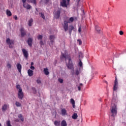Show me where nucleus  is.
I'll list each match as a JSON object with an SVG mask.
<instances>
[{
	"label": "nucleus",
	"instance_id": "nucleus-37",
	"mask_svg": "<svg viewBox=\"0 0 126 126\" xmlns=\"http://www.w3.org/2000/svg\"><path fill=\"white\" fill-rule=\"evenodd\" d=\"M58 81L60 82V83H63V80L62 78H59L58 79Z\"/></svg>",
	"mask_w": 126,
	"mask_h": 126
},
{
	"label": "nucleus",
	"instance_id": "nucleus-18",
	"mask_svg": "<svg viewBox=\"0 0 126 126\" xmlns=\"http://www.w3.org/2000/svg\"><path fill=\"white\" fill-rule=\"evenodd\" d=\"M32 39L31 38H29L28 40V44L29 46H30V47H31L32 46Z\"/></svg>",
	"mask_w": 126,
	"mask_h": 126
},
{
	"label": "nucleus",
	"instance_id": "nucleus-2",
	"mask_svg": "<svg viewBox=\"0 0 126 126\" xmlns=\"http://www.w3.org/2000/svg\"><path fill=\"white\" fill-rule=\"evenodd\" d=\"M16 88L17 89L18 91V98L20 100H22V99L24 98V94L22 91V88H21V87H20V85H17L16 86Z\"/></svg>",
	"mask_w": 126,
	"mask_h": 126
},
{
	"label": "nucleus",
	"instance_id": "nucleus-34",
	"mask_svg": "<svg viewBox=\"0 0 126 126\" xmlns=\"http://www.w3.org/2000/svg\"><path fill=\"white\" fill-rule=\"evenodd\" d=\"M77 43L79 44V45L80 46L81 45H82V41L81 39H78L77 40Z\"/></svg>",
	"mask_w": 126,
	"mask_h": 126
},
{
	"label": "nucleus",
	"instance_id": "nucleus-7",
	"mask_svg": "<svg viewBox=\"0 0 126 126\" xmlns=\"http://www.w3.org/2000/svg\"><path fill=\"white\" fill-rule=\"evenodd\" d=\"M56 38V36H55V35H50V42H49V46H50V47H52V46H53L55 41H54V40H55V39Z\"/></svg>",
	"mask_w": 126,
	"mask_h": 126
},
{
	"label": "nucleus",
	"instance_id": "nucleus-3",
	"mask_svg": "<svg viewBox=\"0 0 126 126\" xmlns=\"http://www.w3.org/2000/svg\"><path fill=\"white\" fill-rule=\"evenodd\" d=\"M73 20L74 19L73 17H71L69 18V20L68 22H66L65 21H64V24L63 25V27L64 29V31L66 32L67 30H68V23H70L71 22H73Z\"/></svg>",
	"mask_w": 126,
	"mask_h": 126
},
{
	"label": "nucleus",
	"instance_id": "nucleus-48",
	"mask_svg": "<svg viewBox=\"0 0 126 126\" xmlns=\"http://www.w3.org/2000/svg\"><path fill=\"white\" fill-rule=\"evenodd\" d=\"M67 0V2L69 3V1L70 0Z\"/></svg>",
	"mask_w": 126,
	"mask_h": 126
},
{
	"label": "nucleus",
	"instance_id": "nucleus-31",
	"mask_svg": "<svg viewBox=\"0 0 126 126\" xmlns=\"http://www.w3.org/2000/svg\"><path fill=\"white\" fill-rule=\"evenodd\" d=\"M39 44L41 46H44L46 44V41H43L42 40H40Z\"/></svg>",
	"mask_w": 126,
	"mask_h": 126
},
{
	"label": "nucleus",
	"instance_id": "nucleus-5",
	"mask_svg": "<svg viewBox=\"0 0 126 126\" xmlns=\"http://www.w3.org/2000/svg\"><path fill=\"white\" fill-rule=\"evenodd\" d=\"M9 109V104H8V103H4L2 105L1 110L2 112H6V111H7V110H8Z\"/></svg>",
	"mask_w": 126,
	"mask_h": 126
},
{
	"label": "nucleus",
	"instance_id": "nucleus-44",
	"mask_svg": "<svg viewBox=\"0 0 126 126\" xmlns=\"http://www.w3.org/2000/svg\"><path fill=\"white\" fill-rule=\"evenodd\" d=\"M23 3H26V0H22Z\"/></svg>",
	"mask_w": 126,
	"mask_h": 126
},
{
	"label": "nucleus",
	"instance_id": "nucleus-23",
	"mask_svg": "<svg viewBox=\"0 0 126 126\" xmlns=\"http://www.w3.org/2000/svg\"><path fill=\"white\" fill-rule=\"evenodd\" d=\"M15 105L16 106V107H21L22 105H21V103L18 101H16L15 103Z\"/></svg>",
	"mask_w": 126,
	"mask_h": 126
},
{
	"label": "nucleus",
	"instance_id": "nucleus-13",
	"mask_svg": "<svg viewBox=\"0 0 126 126\" xmlns=\"http://www.w3.org/2000/svg\"><path fill=\"white\" fill-rule=\"evenodd\" d=\"M16 67L19 72H20V73H21V68H22V66H21V64L18 63L17 64Z\"/></svg>",
	"mask_w": 126,
	"mask_h": 126
},
{
	"label": "nucleus",
	"instance_id": "nucleus-15",
	"mask_svg": "<svg viewBox=\"0 0 126 126\" xmlns=\"http://www.w3.org/2000/svg\"><path fill=\"white\" fill-rule=\"evenodd\" d=\"M43 71L45 75H49L50 74V72H49V69L48 68H44Z\"/></svg>",
	"mask_w": 126,
	"mask_h": 126
},
{
	"label": "nucleus",
	"instance_id": "nucleus-28",
	"mask_svg": "<svg viewBox=\"0 0 126 126\" xmlns=\"http://www.w3.org/2000/svg\"><path fill=\"white\" fill-rule=\"evenodd\" d=\"M95 30L97 31V33H100V29H99V27H98V26H95Z\"/></svg>",
	"mask_w": 126,
	"mask_h": 126
},
{
	"label": "nucleus",
	"instance_id": "nucleus-45",
	"mask_svg": "<svg viewBox=\"0 0 126 126\" xmlns=\"http://www.w3.org/2000/svg\"><path fill=\"white\" fill-rule=\"evenodd\" d=\"M33 64H34V63L33 62L31 63V65H33Z\"/></svg>",
	"mask_w": 126,
	"mask_h": 126
},
{
	"label": "nucleus",
	"instance_id": "nucleus-38",
	"mask_svg": "<svg viewBox=\"0 0 126 126\" xmlns=\"http://www.w3.org/2000/svg\"><path fill=\"white\" fill-rule=\"evenodd\" d=\"M40 15L42 18H43V19H45V15H44V14H43L42 13H41Z\"/></svg>",
	"mask_w": 126,
	"mask_h": 126
},
{
	"label": "nucleus",
	"instance_id": "nucleus-16",
	"mask_svg": "<svg viewBox=\"0 0 126 126\" xmlns=\"http://www.w3.org/2000/svg\"><path fill=\"white\" fill-rule=\"evenodd\" d=\"M33 70L29 69L28 70V74L29 75V76H33Z\"/></svg>",
	"mask_w": 126,
	"mask_h": 126
},
{
	"label": "nucleus",
	"instance_id": "nucleus-47",
	"mask_svg": "<svg viewBox=\"0 0 126 126\" xmlns=\"http://www.w3.org/2000/svg\"><path fill=\"white\" fill-rule=\"evenodd\" d=\"M50 1V0H46V2H49Z\"/></svg>",
	"mask_w": 126,
	"mask_h": 126
},
{
	"label": "nucleus",
	"instance_id": "nucleus-10",
	"mask_svg": "<svg viewBox=\"0 0 126 126\" xmlns=\"http://www.w3.org/2000/svg\"><path fill=\"white\" fill-rule=\"evenodd\" d=\"M119 85V83L118 82V79L116 78L115 82H114V86L113 87V91H116L117 89H118V86Z\"/></svg>",
	"mask_w": 126,
	"mask_h": 126
},
{
	"label": "nucleus",
	"instance_id": "nucleus-24",
	"mask_svg": "<svg viewBox=\"0 0 126 126\" xmlns=\"http://www.w3.org/2000/svg\"><path fill=\"white\" fill-rule=\"evenodd\" d=\"M54 125L56 126H60L61 125V121H55Z\"/></svg>",
	"mask_w": 126,
	"mask_h": 126
},
{
	"label": "nucleus",
	"instance_id": "nucleus-21",
	"mask_svg": "<svg viewBox=\"0 0 126 126\" xmlns=\"http://www.w3.org/2000/svg\"><path fill=\"white\" fill-rule=\"evenodd\" d=\"M32 23H33V19H30L28 21V26L30 27L32 26Z\"/></svg>",
	"mask_w": 126,
	"mask_h": 126
},
{
	"label": "nucleus",
	"instance_id": "nucleus-22",
	"mask_svg": "<svg viewBox=\"0 0 126 126\" xmlns=\"http://www.w3.org/2000/svg\"><path fill=\"white\" fill-rule=\"evenodd\" d=\"M61 126H67L66 121L64 120L62 121L61 122Z\"/></svg>",
	"mask_w": 126,
	"mask_h": 126
},
{
	"label": "nucleus",
	"instance_id": "nucleus-42",
	"mask_svg": "<svg viewBox=\"0 0 126 126\" xmlns=\"http://www.w3.org/2000/svg\"><path fill=\"white\" fill-rule=\"evenodd\" d=\"M120 35H124V32L122 31L119 32Z\"/></svg>",
	"mask_w": 126,
	"mask_h": 126
},
{
	"label": "nucleus",
	"instance_id": "nucleus-6",
	"mask_svg": "<svg viewBox=\"0 0 126 126\" xmlns=\"http://www.w3.org/2000/svg\"><path fill=\"white\" fill-rule=\"evenodd\" d=\"M6 42L9 45V48H13L12 46L14 44V41L13 40H10V39L7 38L6 40Z\"/></svg>",
	"mask_w": 126,
	"mask_h": 126
},
{
	"label": "nucleus",
	"instance_id": "nucleus-39",
	"mask_svg": "<svg viewBox=\"0 0 126 126\" xmlns=\"http://www.w3.org/2000/svg\"><path fill=\"white\" fill-rule=\"evenodd\" d=\"M30 68H31V69H32V70H34V69H35V67H34V66H33V65H32L30 67Z\"/></svg>",
	"mask_w": 126,
	"mask_h": 126
},
{
	"label": "nucleus",
	"instance_id": "nucleus-29",
	"mask_svg": "<svg viewBox=\"0 0 126 126\" xmlns=\"http://www.w3.org/2000/svg\"><path fill=\"white\" fill-rule=\"evenodd\" d=\"M28 1L33 3V4H36V0H28Z\"/></svg>",
	"mask_w": 126,
	"mask_h": 126
},
{
	"label": "nucleus",
	"instance_id": "nucleus-33",
	"mask_svg": "<svg viewBox=\"0 0 126 126\" xmlns=\"http://www.w3.org/2000/svg\"><path fill=\"white\" fill-rule=\"evenodd\" d=\"M6 126H11L10 121H7L6 122Z\"/></svg>",
	"mask_w": 126,
	"mask_h": 126
},
{
	"label": "nucleus",
	"instance_id": "nucleus-36",
	"mask_svg": "<svg viewBox=\"0 0 126 126\" xmlns=\"http://www.w3.org/2000/svg\"><path fill=\"white\" fill-rule=\"evenodd\" d=\"M79 65L80 66L79 68H81L82 69V62H81V61H80L79 63Z\"/></svg>",
	"mask_w": 126,
	"mask_h": 126
},
{
	"label": "nucleus",
	"instance_id": "nucleus-30",
	"mask_svg": "<svg viewBox=\"0 0 126 126\" xmlns=\"http://www.w3.org/2000/svg\"><path fill=\"white\" fill-rule=\"evenodd\" d=\"M73 29H74V27H73V26L71 25L69 27V31L70 33H71V31H72Z\"/></svg>",
	"mask_w": 126,
	"mask_h": 126
},
{
	"label": "nucleus",
	"instance_id": "nucleus-1",
	"mask_svg": "<svg viewBox=\"0 0 126 126\" xmlns=\"http://www.w3.org/2000/svg\"><path fill=\"white\" fill-rule=\"evenodd\" d=\"M65 59L66 63V65L68 69L70 70V72L72 74H76V75H79L81 73L82 69L81 68H77L75 71H74V67L73 66V63L71 61V58L69 55L66 54H62L61 59Z\"/></svg>",
	"mask_w": 126,
	"mask_h": 126
},
{
	"label": "nucleus",
	"instance_id": "nucleus-9",
	"mask_svg": "<svg viewBox=\"0 0 126 126\" xmlns=\"http://www.w3.org/2000/svg\"><path fill=\"white\" fill-rule=\"evenodd\" d=\"M22 51L23 52V54L25 58H26V59H28V57L29 56V54H28V51L25 49H22Z\"/></svg>",
	"mask_w": 126,
	"mask_h": 126
},
{
	"label": "nucleus",
	"instance_id": "nucleus-52",
	"mask_svg": "<svg viewBox=\"0 0 126 126\" xmlns=\"http://www.w3.org/2000/svg\"><path fill=\"white\" fill-rule=\"evenodd\" d=\"M106 83H107V82H106Z\"/></svg>",
	"mask_w": 126,
	"mask_h": 126
},
{
	"label": "nucleus",
	"instance_id": "nucleus-49",
	"mask_svg": "<svg viewBox=\"0 0 126 126\" xmlns=\"http://www.w3.org/2000/svg\"><path fill=\"white\" fill-rule=\"evenodd\" d=\"M0 126H1V124L0 123Z\"/></svg>",
	"mask_w": 126,
	"mask_h": 126
},
{
	"label": "nucleus",
	"instance_id": "nucleus-19",
	"mask_svg": "<svg viewBox=\"0 0 126 126\" xmlns=\"http://www.w3.org/2000/svg\"><path fill=\"white\" fill-rule=\"evenodd\" d=\"M83 86V84L82 83H80L79 85H77V87L79 91H80L81 90V87H82Z\"/></svg>",
	"mask_w": 126,
	"mask_h": 126
},
{
	"label": "nucleus",
	"instance_id": "nucleus-12",
	"mask_svg": "<svg viewBox=\"0 0 126 126\" xmlns=\"http://www.w3.org/2000/svg\"><path fill=\"white\" fill-rule=\"evenodd\" d=\"M60 14H61V12L60 11V10H58L57 12H55L54 13V16L55 18H57V19L59 18Z\"/></svg>",
	"mask_w": 126,
	"mask_h": 126
},
{
	"label": "nucleus",
	"instance_id": "nucleus-14",
	"mask_svg": "<svg viewBox=\"0 0 126 126\" xmlns=\"http://www.w3.org/2000/svg\"><path fill=\"white\" fill-rule=\"evenodd\" d=\"M23 5L26 9H30V8H31V5H29V4L25 3H23Z\"/></svg>",
	"mask_w": 126,
	"mask_h": 126
},
{
	"label": "nucleus",
	"instance_id": "nucleus-4",
	"mask_svg": "<svg viewBox=\"0 0 126 126\" xmlns=\"http://www.w3.org/2000/svg\"><path fill=\"white\" fill-rule=\"evenodd\" d=\"M111 113L112 114V116L114 117L117 115V106L114 103H112L111 108Z\"/></svg>",
	"mask_w": 126,
	"mask_h": 126
},
{
	"label": "nucleus",
	"instance_id": "nucleus-35",
	"mask_svg": "<svg viewBox=\"0 0 126 126\" xmlns=\"http://www.w3.org/2000/svg\"><path fill=\"white\" fill-rule=\"evenodd\" d=\"M38 40H42L43 39V36L42 35H39L37 37Z\"/></svg>",
	"mask_w": 126,
	"mask_h": 126
},
{
	"label": "nucleus",
	"instance_id": "nucleus-43",
	"mask_svg": "<svg viewBox=\"0 0 126 126\" xmlns=\"http://www.w3.org/2000/svg\"><path fill=\"white\" fill-rule=\"evenodd\" d=\"M78 32H79V33H80V32H81V28H80V27L79 28Z\"/></svg>",
	"mask_w": 126,
	"mask_h": 126
},
{
	"label": "nucleus",
	"instance_id": "nucleus-17",
	"mask_svg": "<svg viewBox=\"0 0 126 126\" xmlns=\"http://www.w3.org/2000/svg\"><path fill=\"white\" fill-rule=\"evenodd\" d=\"M70 102L72 104L73 108H75V101H74L73 98L70 99Z\"/></svg>",
	"mask_w": 126,
	"mask_h": 126
},
{
	"label": "nucleus",
	"instance_id": "nucleus-26",
	"mask_svg": "<svg viewBox=\"0 0 126 126\" xmlns=\"http://www.w3.org/2000/svg\"><path fill=\"white\" fill-rule=\"evenodd\" d=\"M77 113H74L73 115L72 116V119H73V120H76V119H77Z\"/></svg>",
	"mask_w": 126,
	"mask_h": 126
},
{
	"label": "nucleus",
	"instance_id": "nucleus-32",
	"mask_svg": "<svg viewBox=\"0 0 126 126\" xmlns=\"http://www.w3.org/2000/svg\"><path fill=\"white\" fill-rule=\"evenodd\" d=\"M6 66L8 69H10L11 68V64L9 63H7Z\"/></svg>",
	"mask_w": 126,
	"mask_h": 126
},
{
	"label": "nucleus",
	"instance_id": "nucleus-51",
	"mask_svg": "<svg viewBox=\"0 0 126 126\" xmlns=\"http://www.w3.org/2000/svg\"><path fill=\"white\" fill-rule=\"evenodd\" d=\"M16 122H18V121L17 120Z\"/></svg>",
	"mask_w": 126,
	"mask_h": 126
},
{
	"label": "nucleus",
	"instance_id": "nucleus-8",
	"mask_svg": "<svg viewBox=\"0 0 126 126\" xmlns=\"http://www.w3.org/2000/svg\"><path fill=\"white\" fill-rule=\"evenodd\" d=\"M61 5L63 7H67V5H68V3L66 2L65 0H62L61 1Z\"/></svg>",
	"mask_w": 126,
	"mask_h": 126
},
{
	"label": "nucleus",
	"instance_id": "nucleus-20",
	"mask_svg": "<svg viewBox=\"0 0 126 126\" xmlns=\"http://www.w3.org/2000/svg\"><path fill=\"white\" fill-rule=\"evenodd\" d=\"M61 112L63 116H65V115H67L66 110H65V109H62Z\"/></svg>",
	"mask_w": 126,
	"mask_h": 126
},
{
	"label": "nucleus",
	"instance_id": "nucleus-50",
	"mask_svg": "<svg viewBox=\"0 0 126 126\" xmlns=\"http://www.w3.org/2000/svg\"><path fill=\"white\" fill-rule=\"evenodd\" d=\"M115 93V92H113V94Z\"/></svg>",
	"mask_w": 126,
	"mask_h": 126
},
{
	"label": "nucleus",
	"instance_id": "nucleus-40",
	"mask_svg": "<svg viewBox=\"0 0 126 126\" xmlns=\"http://www.w3.org/2000/svg\"><path fill=\"white\" fill-rule=\"evenodd\" d=\"M13 18H14V19H15V20H17V19H18V18L17 17V16H16V15L14 16Z\"/></svg>",
	"mask_w": 126,
	"mask_h": 126
},
{
	"label": "nucleus",
	"instance_id": "nucleus-41",
	"mask_svg": "<svg viewBox=\"0 0 126 126\" xmlns=\"http://www.w3.org/2000/svg\"><path fill=\"white\" fill-rule=\"evenodd\" d=\"M37 83H38V84H40L41 83V80L40 79H37L36 81Z\"/></svg>",
	"mask_w": 126,
	"mask_h": 126
},
{
	"label": "nucleus",
	"instance_id": "nucleus-11",
	"mask_svg": "<svg viewBox=\"0 0 126 126\" xmlns=\"http://www.w3.org/2000/svg\"><path fill=\"white\" fill-rule=\"evenodd\" d=\"M21 35L22 37H24L26 35V32L24 31V28H21L20 29Z\"/></svg>",
	"mask_w": 126,
	"mask_h": 126
},
{
	"label": "nucleus",
	"instance_id": "nucleus-27",
	"mask_svg": "<svg viewBox=\"0 0 126 126\" xmlns=\"http://www.w3.org/2000/svg\"><path fill=\"white\" fill-rule=\"evenodd\" d=\"M18 118L21 119V121L22 122H24V118H23V116L22 114H20L18 115Z\"/></svg>",
	"mask_w": 126,
	"mask_h": 126
},
{
	"label": "nucleus",
	"instance_id": "nucleus-25",
	"mask_svg": "<svg viewBox=\"0 0 126 126\" xmlns=\"http://www.w3.org/2000/svg\"><path fill=\"white\" fill-rule=\"evenodd\" d=\"M6 13L7 16H11V15H12L11 12L10 11H9V10H6Z\"/></svg>",
	"mask_w": 126,
	"mask_h": 126
},
{
	"label": "nucleus",
	"instance_id": "nucleus-46",
	"mask_svg": "<svg viewBox=\"0 0 126 126\" xmlns=\"http://www.w3.org/2000/svg\"><path fill=\"white\" fill-rule=\"evenodd\" d=\"M79 1H80V0H77V3H79Z\"/></svg>",
	"mask_w": 126,
	"mask_h": 126
}]
</instances>
